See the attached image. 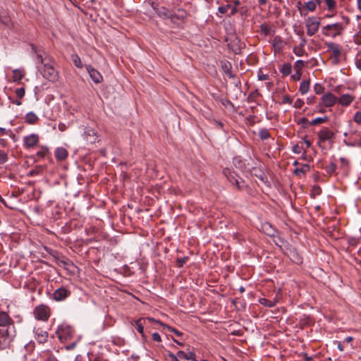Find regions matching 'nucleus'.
<instances>
[{
    "label": "nucleus",
    "instance_id": "obj_9",
    "mask_svg": "<svg viewBox=\"0 0 361 361\" xmlns=\"http://www.w3.org/2000/svg\"><path fill=\"white\" fill-rule=\"evenodd\" d=\"M15 334L0 329V350L7 349L13 340Z\"/></svg>",
    "mask_w": 361,
    "mask_h": 361
},
{
    "label": "nucleus",
    "instance_id": "obj_47",
    "mask_svg": "<svg viewBox=\"0 0 361 361\" xmlns=\"http://www.w3.org/2000/svg\"><path fill=\"white\" fill-rule=\"evenodd\" d=\"M59 264L63 266L65 269H68L70 266H73V263L68 259H61L59 260Z\"/></svg>",
    "mask_w": 361,
    "mask_h": 361
},
{
    "label": "nucleus",
    "instance_id": "obj_8",
    "mask_svg": "<svg viewBox=\"0 0 361 361\" xmlns=\"http://www.w3.org/2000/svg\"><path fill=\"white\" fill-rule=\"evenodd\" d=\"M305 25L307 27V35L310 37L315 35L320 25V18L310 17L306 20Z\"/></svg>",
    "mask_w": 361,
    "mask_h": 361
},
{
    "label": "nucleus",
    "instance_id": "obj_22",
    "mask_svg": "<svg viewBox=\"0 0 361 361\" xmlns=\"http://www.w3.org/2000/svg\"><path fill=\"white\" fill-rule=\"evenodd\" d=\"M55 157L57 161H61L65 160L68 155V152L66 149L63 147H57L55 150Z\"/></svg>",
    "mask_w": 361,
    "mask_h": 361
},
{
    "label": "nucleus",
    "instance_id": "obj_32",
    "mask_svg": "<svg viewBox=\"0 0 361 361\" xmlns=\"http://www.w3.org/2000/svg\"><path fill=\"white\" fill-rule=\"evenodd\" d=\"M42 355L44 357H46L44 361H59L50 350H44Z\"/></svg>",
    "mask_w": 361,
    "mask_h": 361
},
{
    "label": "nucleus",
    "instance_id": "obj_46",
    "mask_svg": "<svg viewBox=\"0 0 361 361\" xmlns=\"http://www.w3.org/2000/svg\"><path fill=\"white\" fill-rule=\"evenodd\" d=\"M310 121L305 117H302L299 119L298 123L301 126L302 128H306L310 124Z\"/></svg>",
    "mask_w": 361,
    "mask_h": 361
},
{
    "label": "nucleus",
    "instance_id": "obj_1",
    "mask_svg": "<svg viewBox=\"0 0 361 361\" xmlns=\"http://www.w3.org/2000/svg\"><path fill=\"white\" fill-rule=\"evenodd\" d=\"M31 53L35 56L37 68L42 77L51 82H56L59 78V71L55 68L56 61L42 47L30 44Z\"/></svg>",
    "mask_w": 361,
    "mask_h": 361
},
{
    "label": "nucleus",
    "instance_id": "obj_55",
    "mask_svg": "<svg viewBox=\"0 0 361 361\" xmlns=\"http://www.w3.org/2000/svg\"><path fill=\"white\" fill-rule=\"evenodd\" d=\"M229 8H231V5L230 4H227L226 6H219L218 8V11H219V12L220 13L225 14L228 11V9Z\"/></svg>",
    "mask_w": 361,
    "mask_h": 361
},
{
    "label": "nucleus",
    "instance_id": "obj_11",
    "mask_svg": "<svg viewBox=\"0 0 361 361\" xmlns=\"http://www.w3.org/2000/svg\"><path fill=\"white\" fill-rule=\"evenodd\" d=\"M71 294V291L69 289L63 286H61L53 293L52 298L57 302L63 301L69 297Z\"/></svg>",
    "mask_w": 361,
    "mask_h": 361
},
{
    "label": "nucleus",
    "instance_id": "obj_37",
    "mask_svg": "<svg viewBox=\"0 0 361 361\" xmlns=\"http://www.w3.org/2000/svg\"><path fill=\"white\" fill-rule=\"evenodd\" d=\"M259 96H261V94L259 92L258 90H255V91H252L249 94L247 99V102H254L256 101L257 98Z\"/></svg>",
    "mask_w": 361,
    "mask_h": 361
},
{
    "label": "nucleus",
    "instance_id": "obj_3",
    "mask_svg": "<svg viewBox=\"0 0 361 361\" xmlns=\"http://www.w3.org/2000/svg\"><path fill=\"white\" fill-rule=\"evenodd\" d=\"M344 30L345 25L343 23H335L323 26L322 33L325 36L336 38L342 35Z\"/></svg>",
    "mask_w": 361,
    "mask_h": 361
},
{
    "label": "nucleus",
    "instance_id": "obj_27",
    "mask_svg": "<svg viewBox=\"0 0 361 361\" xmlns=\"http://www.w3.org/2000/svg\"><path fill=\"white\" fill-rule=\"evenodd\" d=\"M233 163L237 169H239L241 171H244L246 169L245 161L242 160L240 157H234Z\"/></svg>",
    "mask_w": 361,
    "mask_h": 361
},
{
    "label": "nucleus",
    "instance_id": "obj_10",
    "mask_svg": "<svg viewBox=\"0 0 361 361\" xmlns=\"http://www.w3.org/2000/svg\"><path fill=\"white\" fill-rule=\"evenodd\" d=\"M326 44L328 48V51L332 52L333 63L334 64L338 63L340 61L339 59L341 55V46L334 42H329L326 43Z\"/></svg>",
    "mask_w": 361,
    "mask_h": 361
},
{
    "label": "nucleus",
    "instance_id": "obj_23",
    "mask_svg": "<svg viewBox=\"0 0 361 361\" xmlns=\"http://www.w3.org/2000/svg\"><path fill=\"white\" fill-rule=\"evenodd\" d=\"M221 68L224 73L230 78H233L235 75L232 73V65L228 61H221Z\"/></svg>",
    "mask_w": 361,
    "mask_h": 361
},
{
    "label": "nucleus",
    "instance_id": "obj_52",
    "mask_svg": "<svg viewBox=\"0 0 361 361\" xmlns=\"http://www.w3.org/2000/svg\"><path fill=\"white\" fill-rule=\"evenodd\" d=\"M240 5V1L239 0H235L233 1V6L231 8L230 16H233L235 13H238V8L237 6Z\"/></svg>",
    "mask_w": 361,
    "mask_h": 361
},
{
    "label": "nucleus",
    "instance_id": "obj_50",
    "mask_svg": "<svg viewBox=\"0 0 361 361\" xmlns=\"http://www.w3.org/2000/svg\"><path fill=\"white\" fill-rule=\"evenodd\" d=\"M359 237H350L348 238V243L350 245L355 246L359 243Z\"/></svg>",
    "mask_w": 361,
    "mask_h": 361
},
{
    "label": "nucleus",
    "instance_id": "obj_33",
    "mask_svg": "<svg viewBox=\"0 0 361 361\" xmlns=\"http://www.w3.org/2000/svg\"><path fill=\"white\" fill-rule=\"evenodd\" d=\"M258 135L262 140H267L271 137L270 133L267 128L260 129Z\"/></svg>",
    "mask_w": 361,
    "mask_h": 361
},
{
    "label": "nucleus",
    "instance_id": "obj_45",
    "mask_svg": "<svg viewBox=\"0 0 361 361\" xmlns=\"http://www.w3.org/2000/svg\"><path fill=\"white\" fill-rule=\"evenodd\" d=\"M305 61H303L302 60H298L295 62L294 68H295V71H298V72L301 71L302 68L305 66Z\"/></svg>",
    "mask_w": 361,
    "mask_h": 361
},
{
    "label": "nucleus",
    "instance_id": "obj_56",
    "mask_svg": "<svg viewBox=\"0 0 361 361\" xmlns=\"http://www.w3.org/2000/svg\"><path fill=\"white\" fill-rule=\"evenodd\" d=\"M145 319H146V322H147V321H149V322H154V323H156V324H159V325H160V326H162V324H164V323H163V322H161L160 320H159V319H154V318H153V317H146V318H145Z\"/></svg>",
    "mask_w": 361,
    "mask_h": 361
},
{
    "label": "nucleus",
    "instance_id": "obj_15",
    "mask_svg": "<svg viewBox=\"0 0 361 361\" xmlns=\"http://www.w3.org/2000/svg\"><path fill=\"white\" fill-rule=\"evenodd\" d=\"M85 67L90 78L94 82L100 83L103 80V77L101 73L91 65H86Z\"/></svg>",
    "mask_w": 361,
    "mask_h": 361
},
{
    "label": "nucleus",
    "instance_id": "obj_41",
    "mask_svg": "<svg viewBox=\"0 0 361 361\" xmlns=\"http://www.w3.org/2000/svg\"><path fill=\"white\" fill-rule=\"evenodd\" d=\"M305 8L310 11H314L316 10V3L314 1H309L305 4Z\"/></svg>",
    "mask_w": 361,
    "mask_h": 361
},
{
    "label": "nucleus",
    "instance_id": "obj_58",
    "mask_svg": "<svg viewBox=\"0 0 361 361\" xmlns=\"http://www.w3.org/2000/svg\"><path fill=\"white\" fill-rule=\"evenodd\" d=\"M267 227H268V228H269V230H268V231L267 232V234L268 235H274V230L272 228L271 226L269 224H267H267H265L264 225V228H267Z\"/></svg>",
    "mask_w": 361,
    "mask_h": 361
},
{
    "label": "nucleus",
    "instance_id": "obj_25",
    "mask_svg": "<svg viewBox=\"0 0 361 361\" xmlns=\"http://www.w3.org/2000/svg\"><path fill=\"white\" fill-rule=\"evenodd\" d=\"M25 123H27V124L34 125L38 122L39 118L35 113L30 111L26 114L25 116Z\"/></svg>",
    "mask_w": 361,
    "mask_h": 361
},
{
    "label": "nucleus",
    "instance_id": "obj_42",
    "mask_svg": "<svg viewBox=\"0 0 361 361\" xmlns=\"http://www.w3.org/2000/svg\"><path fill=\"white\" fill-rule=\"evenodd\" d=\"M260 30L265 35H269L271 34V27L267 24H262L260 25Z\"/></svg>",
    "mask_w": 361,
    "mask_h": 361
},
{
    "label": "nucleus",
    "instance_id": "obj_62",
    "mask_svg": "<svg viewBox=\"0 0 361 361\" xmlns=\"http://www.w3.org/2000/svg\"><path fill=\"white\" fill-rule=\"evenodd\" d=\"M301 76H302V72L301 71L298 72V71H295V73L292 75L291 77L294 80H300Z\"/></svg>",
    "mask_w": 361,
    "mask_h": 361
},
{
    "label": "nucleus",
    "instance_id": "obj_59",
    "mask_svg": "<svg viewBox=\"0 0 361 361\" xmlns=\"http://www.w3.org/2000/svg\"><path fill=\"white\" fill-rule=\"evenodd\" d=\"M304 105V102L301 99H298L294 103V107L300 109Z\"/></svg>",
    "mask_w": 361,
    "mask_h": 361
},
{
    "label": "nucleus",
    "instance_id": "obj_13",
    "mask_svg": "<svg viewBox=\"0 0 361 361\" xmlns=\"http://www.w3.org/2000/svg\"><path fill=\"white\" fill-rule=\"evenodd\" d=\"M224 175L227 178L228 180L233 185H235L238 189H240V183L238 181V176L228 168L223 170ZM239 178H240L239 177Z\"/></svg>",
    "mask_w": 361,
    "mask_h": 361
},
{
    "label": "nucleus",
    "instance_id": "obj_12",
    "mask_svg": "<svg viewBox=\"0 0 361 361\" xmlns=\"http://www.w3.org/2000/svg\"><path fill=\"white\" fill-rule=\"evenodd\" d=\"M39 142V137L37 134L32 133L24 137L23 145L27 149L35 147Z\"/></svg>",
    "mask_w": 361,
    "mask_h": 361
},
{
    "label": "nucleus",
    "instance_id": "obj_63",
    "mask_svg": "<svg viewBox=\"0 0 361 361\" xmlns=\"http://www.w3.org/2000/svg\"><path fill=\"white\" fill-rule=\"evenodd\" d=\"M292 102H293V100H292L291 97L289 95H286L283 98L282 103L290 104L292 103Z\"/></svg>",
    "mask_w": 361,
    "mask_h": 361
},
{
    "label": "nucleus",
    "instance_id": "obj_17",
    "mask_svg": "<svg viewBox=\"0 0 361 361\" xmlns=\"http://www.w3.org/2000/svg\"><path fill=\"white\" fill-rule=\"evenodd\" d=\"M35 338L39 344H44L48 341L49 334L47 331H44L38 328L34 331Z\"/></svg>",
    "mask_w": 361,
    "mask_h": 361
},
{
    "label": "nucleus",
    "instance_id": "obj_64",
    "mask_svg": "<svg viewBox=\"0 0 361 361\" xmlns=\"http://www.w3.org/2000/svg\"><path fill=\"white\" fill-rule=\"evenodd\" d=\"M340 161L341 163V166L342 167H344V166H348V164H349V161L344 158V157H341L340 158Z\"/></svg>",
    "mask_w": 361,
    "mask_h": 361
},
{
    "label": "nucleus",
    "instance_id": "obj_43",
    "mask_svg": "<svg viewBox=\"0 0 361 361\" xmlns=\"http://www.w3.org/2000/svg\"><path fill=\"white\" fill-rule=\"evenodd\" d=\"M188 259V257L177 258L176 261V267L178 268H182L183 267V265L186 263Z\"/></svg>",
    "mask_w": 361,
    "mask_h": 361
},
{
    "label": "nucleus",
    "instance_id": "obj_14",
    "mask_svg": "<svg viewBox=\"0 0 361 361\" xmlns=\"http://www.w3.org/2000/svg\"><path fill=\"white\" fill-rule=\"evenodd\" d=\"M334 138V133L330 130L328 128H323L318 133V144L324 142L326 140H330Z\"/></svg>",
    "mask_w": 361,
    "mask_h": 361
},
{
    "label": "nucleus",
    "instance_id": "obj_35",
    "mask_svg": "<svg viewBox=\"0 0 361 361\" xmlns=\"http://www.w3.org/2000/svg\"><path fill=\"white\" fill-rule=\"evenodd\" d=\"M71 59L73 61V64L78 68H82V63L80 56L78 54H72Z\"/></svg>",
    "mask_w": 361,
    "mask_h": 361
},
{
    "label": "nucleus",
    "instance_id": "obj_20",
    "mask_svg": "<svg viewBox=\"0 0 361 361\" xmlns=\"http://www.w3.org/2000/svg\"><path fill=\"white\" fill-rule=\"evenodd\" d=\"M152 7L159 17L164 19H169L171 11L166 7H155L154 6V4H152Z\"/></svg>",
    "mask_w": 361,
    "mask_h": 361
},
{
    "label": "nucleus",
    "instance_id": "obj_60",
    "mask_svg": "<svg viewBox=\"0 0 361 361\" xmlns=\"http://www.w3.org/2000/svg\"><path fill=\"white\" fill-rule=\"evenodd\" d=\"M152 336L153 341L158 342V343L161 341V336L159 334V333L154 332L152 334Z\"/></svg>",
    "mask_w": 361,
    "mask_h": 361
},
{
    "label": "nucleus",
    "instance_id": "obj_31",
    "mask_svg": "<svg viewBox=\"0 0 361 361\" xmlns=\"http://www.w3.org/2000/svg\"><path fill=\"white\" fill-rule=\"evenodd\" d=\"M24 77V73L20 69H16L13 71V80L14 82H20Z\"/></svg>",
    "mask_w": 361,
    "mask_h": 361
},
{
    "label": "nucleus",
    "instance_id": "obj_19",
    "mask_svg": "<svg viewBox=\"0 0 361 361\" xmlns=\"http://www.w3.org/2000/svg\"><path fill=\"white\" fill-rule=\"evenodd\" d=\"M134 323L135 324L132 322V324L135 326L137 331L141 334L142 337L145 340L146 336L144 333V326L146 325V319L143 317H141L137 320H135Z\"/></svg>",
    "mask_w": 361,
    "mask_h": 361
},
{
    "label": "nucleus",
    "instance_id": "obj_7",
    "mask_svg": "<svg viewBox=\"0 0 361 361\" xmlns=\"http://www.w3.org/2000/svg\"><path fill=\"white\" fill-rule=\"evenodd\" d=\"M32 313L37 320L47 322L51 316V309L48 305L41 304L34 308Z\"/></svg>",
    "mask_w": 361,
    "mask_h": 361
},
{
    "label": "nucleus",
    "instance_id": "obj_48",
    "mask_svg": "<svg viewBox=\"0 0 361 361\" xmlns=\"http://www.w3.org/2000/svg\"><path fill=\"white\" fill-rule=\"evenodd\" d=\"M314 90L316 94H320L324 92V87L321 84L317 83L314 86Z\"/></svg>",
    "mask_w": 361,
    "mask_h": 361
},
{
    "label": "nucleus",
    "instance_id": "obj_51",
    "mask_svg": "<svg viewBox=\"0 0 361 361\" xmlns=\"http://www.w3.org/2000/svg\"><path fill=\"white\" fill-rule=\"evenodd\" d=\"M8 161V155L7 154L0 149V164H4Z\"/></svg>",
    "mask_w": 361,
    "mask_h": 361
},
{
    "label": "nucleus",
    "instance_id": "obj_5",
    "mask_svg": "<svg viewBox=\"0 0 361 361\" xmlns=\"http://www.w3.org/2000/svg\"><path fill=\"white\" fill-rule=\"evenodd\" d=\"M55 333L59 341L61 343H65L72 339L75 331L71 325L63 323L58 326Z\"/></svg>",
    "mask_w": 361,
    "mask_h": 361
},
{
    "label": "nucleus",
    "instance_id": "obj_44",
    "mask_svg": "<svg viewBox=\"0 0 361 361\" xmlns=\"http://www.w3.org/2000/svg\"><path fill=\"white\" fill-rule=\"evenodd\" d=\"M327 6L328 11H334L336 8V3L334 0H324Z\"/></svg>",
    "mask_w": 361,
    "mask_h": 361
},
{
    "label": "nucleus",
    "instance_id": "obj_54",
    "mask_svg": "<svg viewBox=\"0 0 361 361\" xmlns=\"http://www.w3.org/2000/svg\"><path fill=\"white\" fill-rule=\"evenodd\" d=\"M252 170L254 171H255L254 173L255 176H256L257 178H259V179H260L261 180H264V174L263 172H262L260 170H257L256 168H253Z\"/></svg>",
    "mask_w": 361,
    "mask_h": 361
},
{
    "label": "nucleus",
    "instance_id": "obj_2",
    "mask_svg": "<svg viewBox=\"0 0 361 361\" xmlns=\"http://www.w3.org/2000/svg\"><path fill=\"white\" fill-rule=\"evenodd\" d=\"M278 239L281 243V245H280V249L283 251V252L287 257H288L293 262L297 264H302V257L298 252L297 249L289 244L286 240H283L282 238H278Z\"/></svg>",
    "mask_w": 361,
    "mask_h": 361
},
{
    "label": "nucleus",
    "instance_id": "obj_57",
    "mask_svg": "<svg viewBox=\"0 0 361 361\" xmlns=\"http://www.w3.org/2000/svg\"><path fill=\"white\" fill-rule=\"evenodd\" d=\"M354 121L361 124V111H357L354 115Z\"/></svg>",
    "mask_w": 361,
    "mask_h": 361
},
{
    "label": "nucleus",
    "instance_id": "obj_18",
    "mask_svg": "<svg viewBox=\"0 0 361 361\" xmlns=\"http://www.w3.org/2000/svg\"><path fill=\"white\" fill-rule=\"evenodd\" d=\"M84 136L87 142L93 144L98 141V136L96 131L90 128H86L84 132Z\"/></svg>",
    "mask_w": 361,
    "mask_h": 361
},
{
    "label": "nucleus",
    "instance_id": "obj_36",
    "mask_svg": "<svg viewBox=\"0 0 361 361\" xmlns=\"http://www.w3.org/2000/svg\"><path fill=\"white\" fill-rule=\"evenodd\" d=\"M304 44L302 43L298 47H295L293 49V53L298 56H302L305 53L303 49Z\"/></svg>",
    "mask_w": 361,
    "mask_h": 361
},
{
    "label": "nucleus",
    "instance_id": "obj_40",
    "mask_svg": "<svg viewBox=\"0 0 361 361\" xmlns=\"http://www.w3.org/2000/svg\"><path fill=\"white\" fill-rule=\"evenodd\" d=\"M336 168V164L334 162H331L325 167V171L329 176H331L332 174L335 173Z\"/></svg>",
    "mask_w": 361,
    "mask_h": 361
},
{
    "label": "nucleus",
    "instance_id": "obj_38",
    "mask_svg": "<svg viewBox=\"0 0 361 361\" xmlns=\"http://www.w3.org/2000/svg\"><path fill=\"white\" fill-rule=\"evenodd\" d=\"M48 153V147L45 146H42L40 149L36 153V156L39 158L44 159Z\"/></svg>",
    "mask_w": 361,
    "mask_h": 361
},
{
    "label": "nucleus",
    "instance_id": "obj_30",
    "mask_svg": "<svg viewBox=\"0 0 361 361\" xmlns=\"http://www.w3.org/2000/svg\"><path fill=\"white\" fill-rule=\"evenodd\" d=\"M292 71V66L289 63H284L280 68V72L283 76H287L290 74Z\"/></svg>",
    "mask_w": 361,
    "mask_h": 361
},
{
    "label": "nucleus",
    "instance_id": "obj_28",
    "mask_svg": "<svg viewBox=\"0 0 361 361\" xmlns=\"http://www.w3.org/2000/svg\"><path fill=\"white\" fill-rule=\"evenodd\" d=\"M310 169V166L309 164H305L302 166L300 168H297L293 171V173L295 176H300L301 174L305 175L307 171Z\"/></svg>",
    "mask_w": 361,
    "mask_h": 361
},
{
    "label": "nucleus",
    "instance_id": "obj_16",
    "mask_svg": "<svg viewBox=\"0 0 361 361\" xmlns=\"http://www.w3.org/2000/svg\"><path fill=\"white\" fill-rule=\"evenodd\" d=\"M322 104L326 107L333 106L338 98L331 92L325 93L321 98Z\"/></svg>",
    "mask_w": 361,
    "mask_h": 361
},
{
    "label": "nucleus",
    "instance_id": "obj_24",
    "mask_svg": "<svg viewBox=\"0 0 361 361\" xmlns=\"http://www.w3.org/2000/svg\"><path fill=\"white\" fill-rule=\"evenodd\" d=\"M177 356L179 358L187 360L197 361L195 359L196 355L193 352H190L189 353H186L185 352H184L183 350H179L177 353Z\"/></svg>",
    "mask_w": 361,
    "mask_h": 361
},
{
    "label": "nucleus",
    "instance_id": "obj_29",
    "mask_svg": "<svg viewBox=\"0 0 361 361\" xmlns=\"http://www.w3.org/2000/svg\"><path fill=\"white\" fill-rule=\"evenodd\" d=\"M310 85V80H303L302 82H301V83L300 85V87H299V91L300 92V93L302 94H305L309 91Z\"/></svg>",
    "mask_w": 361,
    "mask_h": 361
},
{
    "label": "nucleus",
    "instance_id": "obj_53",
    "mask_svg": "<svg viewBox=\"0 0 361 361\" xmlns=\"http://www.w3.org/2000/svg\"><path fill=\"white\" fill-rule=\"evenodd\" d=\"M257 78L259 80H267L269 78V75L268 74H264L261 69L258 71Z\"/></svg>",
    "mask_w": 361,
    "mask_h": 361
},
{
    "label": "nucleus",
    "instance_id": "obj_34",
    "mask_svg": "<svg viewBox=\"0 0 361 361\" xmlns=\"http://www.w3.org/2000/svg\"><path fill=\"white\" fill-rule=\"evenodd\" d=\"M162 327L164 329H166L168 331L173 332L176 336H182L183 335V333L178 331V329H175L174 327L169 326L164 323V324H162Z\"/></svg>",
    "mask_w": 361,
    "mask_h": 361
},
{
    "label": "nucleus",
    "instance_id": "obj_4",
    "mask_svg": "<svg viewBox=\"0 0 361 361\" xmlns=\"http://www.w3.org/2000/svg\"><path fill=\"white\" fill-rule=\"evenodd\" d=\"M190 16L189 13L182 8H173L171 11L169 20L171 23L180 26L183 24Z\"/></svg>",
    "mask_w": 361,
    "mask_h": 361
},
{
    "label": "nucleus",
    "instance_id": "obj_49",
    "mask_svg": "<svg viewBox=\"0 0 361 361\" xmlns=\"http://www.w3.org/2000/svg\"><path fill=\"white\" fill-rule=\"evenodd\" d=\"M16 96L21 99L25 96V90L24 87H20L15 90Z\"/></svg>",
    "mask_w": 361,
    "mask_h": 361
},
{
    "label": "nucleus",
    "instance_id": "obj_61",
    "mask_svg": "<svg viewBox=\"0 0 361 361\" xmlns=\"http://www.w3.org/2000/svg\"><path fill=\"white\" fill-rule=\"evenodd\" d=\"M40 172V169L39 168H35L34 169H32L29 173H28V176H37L39 173Z\"/></svg>",
    "mask_w": 361,
    "mask_h": 361
},
{
    "label": "nucleus",
    "instance_id": "obj_39",
    "mask_svg": "<svg viewBox=\"0 0 361 361\" xmlns=\"http://www.w3.org/2000/svg\"><path fill=\"white\" fill-rule=\"evenodd\" d=\"M328 120H329V118L327 116L317 117V118L313 119L312 121H311L310 124L312 126H315V125H318L320 123H324L328 121Z\"/></svg>",
    "mask_w": 361,
    "mask_h": 361
},
{
    "label": "nucleus",
    "instance_id": "obj_21",
    "mask_svg": "<svg viewBox=\"0 0 361 361\" xmlns=\"http://www.w3.org/2000/svg\"><path fill=\"white\" fill-rule=\"evenodd\" d=\"M354 99L355 97L349 94H342L337 101L341 105L343 106H348L353 102Z\"/></svg>",
    "mask_w": 361,
    "mask_h": 361
},
{
    "label": "nucleus",
    "instance_id": "obj_26",
    "mask_svg": "<svg viewBox=\"0 0 361 361\" xmlns=\"http://www.w3.org/2000/svg\"><path fill=\"white\" fill-rule=\"evenodd\" d=\"M259 302L264 307H273L278 303V300L276 298H274V300H270L263 298L259 300Z\"/></svg>",
    "mask_w": 361,
    "mask_h": 361
},
{
    "label": "nucleus",
    "instance_id": "obj_6",
    "mask_svg": "<svg viewBox=\"0 0 361 361\" xmlns=\"http://www.w3.org/2000/svg\"><path fill=\"white\" fill-rule=\"evenodd\" d=\"M0 329L16 333L15 322L7 312L0 311Z\"/></svg>",
    "mask_w": 361,
    "mask_h": 361
}]
</instances>
